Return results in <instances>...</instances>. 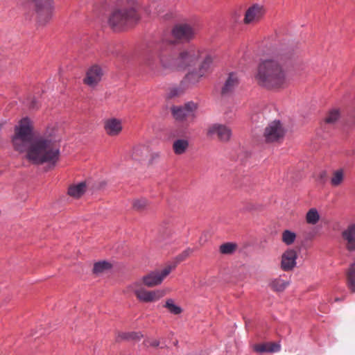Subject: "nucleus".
I'll use <instances>...</instances> for the list:
<instances>
[{"label":"nucleus","mask_w":355,"mask_h":355,"mask_svg":"<svg viewBox=\"0 0 355 355\" xmlns=\"http://www.w3.org/2000/svg\"><path fill=\"white\" fill-rule=\"evenodd\" d=\"M340 300H341V299H340V298H338V297H336V298H335V300H334V301H335V302H338V301H340Z\"/></svg>","instance_id":"a19ab883"},{"label":"nucleus","mask_w":355,"mask_h":355,"mask_svg":"<svg viewBox=\"0 0 355 355\" xmlns=\"http://www.w3.org/2000/svg\"><path fill=\"white\" fill-rule=\"evenodd\" d=\"M174 268V266H168L162 271L151 272L142 277L144 284L148 287H153L159 285Z\"/></svg>","instance_id":"9b49d317"},{"label":"nucleus","mask_w":355,"mask_h":355,"mask_svg":"<svg viewBox=\"0 0 355 355\" xmlns=\"http://www.w3.org/2000/svg\"><path fill=\"white\" fill-rule=\"evenodd\" d=\"M240 84V78L235 72H231L224 80V83L221 87V94L223 96H228L232 94Z\"/></svg>","instance_id":"ddd939ff"},{"label":"nucleus","mask_w":355,"mask_h":355,"mask_svg":"<svg viewBox=\"0 0 355 355\" xmlns=\"http://www.w3.org/2000/svg\"><path fill=\"white\" fill-rule=\"evenodd\" d=\"M178 51L171 42H162L155 45L145 58V64L155 73L159 69H178Z\"/></svg>","instance_id":"7ed1b4c3"},{"label":"nucleus","mask_w":355,"mask_h":355,"mask_svg":"<svg viewBox=\"0 0 355 355\" xmlns=\"http://www.w3.org/2000/svg\"><path fill=\"white\" fill-rule=\"evenodd\" d=\"M120 336L122 339H140L141 335L139 333L132 332L122 334Z\"/></svg>","instance_id":"c9c22d12"},{"label":"nucleus","mask_w":355,"mask_h":355,"mask_svg":"<svg viewBox=\"0 0 355 355\" xmlns=\"http://www.w3.org/2000/svg\"><path fill=\"white\" fill-rule=\"evenodd\" d=\"M198 31L196 25L191 26L188 24L176 25L172 30L173 37L182 41H189L192 40Z\"/></svg>","instance_id":"9d476101"},{"label":"nucleus","mask_w":355,"mask_h":355,"mask_svg":"<svg viewBox=\"0 0 355 355\" xmlns=\"http://www.w3.org/2000/svg\"><path fill=\"white\" fill-rule=\"evenodd\" d=\"M198 105L192 101L185 103L183 106H173L171 113L174 119L179 121H193L196 115Z\"/></svg>","instance_id":"6e6552de"},{"label":"nucleus","mask_w":355,"mask_h":355,"mask_svg":"<svg viewBox=\"0 0 355 355\" xmlns=\"http://www.w3.org/2000/svg\"><path fill=\"white\" fill-rule=\"evenodd\" d=\"M201 58H202V60L198 69L200 73L206 76L211 70L214 58L211 54L204 52H202Z\"/></svg>","instance_id":"6ab92c4d"},{"label":"nucleus","mask_w":355,"mask_h":355,"mask_svg":"<svg viewBox=\"0 0 355 355\" xmlns=\"http://www.w3.org/2000/svg\"><path fill=\"white\" fill-rule=\"evenodd\" d=\"M12 142L14 149L25 153V158L33 164L46 163L55 166L59 160L60 139L53 126L42 132H33L31 121L24 118L15 127Z\"/></svg>","instance_id":"f257e3e1"},{"label":"nucleus","mask_w":355,"mask_h":355,"mask_svg":"<svg viewBox=\"0 0 355 355\" xmlns=\"http://www.w3.org/2000/svg\"><path fill=\"white\" fill-rule=\"evenodd\" d=\"M189 141L186 139H178L173 141V150L175 155H180L185 153L189 148Z\"/></svg>","instance_id":"5701e85b"},{"label":"nucleus","mask_w":355,"mask_h":355,"mask_svg":"<svg viewBox=\"0 0 355 355\" xmlns=\"http://www.w3.org/2000/svg\"><path fill=\"white\" fill-rule=\"evenodd\" d=\"M237 245L234 243H225L219 248V251L222 254H232L236 250Z\"/></svg>","instance_id":"7c9ffc66"},{"label":"nucleus","mask_w":355,"mask_h":355,"mask_svg":"<svg viewBox=\"0 0 355 355\" xmlns=\"http://www.w3.org/2000/svg\"><path fill=\"white\" fill-rule=\"evenodd\" d=\"M326 173L324 171H322L320 173V178H323L325 177Z\"/></svg>","instance_id":"ea45409f"},{"label":"nucleus","mask_w":355,"mask_h":355,"mask_svg":"<svg viewBox=\"0 0 355 355\" xmlns=\"http://www.w3.org/2000/svg\"><path fill=\"white\" fill-rule=\"evenodd\" d=\"M139 8L137 0H121L109 16V26L114 31L131 26L139 20Z\"/></svg>","instance_id":"20e7f679"},{"label":"nucleus","mask_w":355,"mask_h":355,"mask_svg":"<svg viewBox=\"0 0 355 355\" xmlns=\"http://www.w3.org/2000/svg\"><path fill=\"white\" fill-rule=\"evenodd\" d=\"M295 239L296 234L293 232L286 230L282 232V240L288 245L293 244Z\"/></svg>","instance_id":"473e14b6"},{"label":"nucleus","mask_w":355,"mask_h":355,"mask_svg":"<svg viewBox=\"0 0 355 355\" xmlns=\"http://www.w3.org/2000/svg\"><path fill=\"white\" fill-rule=\"evenodd\" d=\"M263 14V7L258 4H254L245 11L243 22L245 24H255L262 18Z\"/></svg>","instance_id":"4468645a"},{"label":"nucleus","mask_w":355,"mask_h":355,"mask_svg":"<svg viewBox=\"0 0 355 355\" xmlns=\"http://www.w3.org/2000/svg\"><path fill=\"white\" fill-rule=\"evenodd\" d=\"M182 93V91L178 88H173L170 91L169 96L175 97L179 96Z\"/></svg>","instance_id":"58836bf2"},{"label":"nucleus","mask_w":355,"mask_h":355,"mask_svg":"<svg viewBox=\"0 0 355 355\" xmlns=\"http://www.w3.org/2000/svg\"><path fill=\"white\" fill-rule=\"evenodd\" d=\"M205 77L198 69H195L189 71L184 77V81L188 85H196L198 83L200 80Z\"/></svg>","instance_id":"b1692460"},{"label":"nucleus","mask_w":355,"mask_h":355,"mask_svg":"<svg viewBox=\"0 0 355 355\" xmlns=\"http://www.w3.org/2000/svg\"><path fill=\"white\" fill-rule=\"evenodd\" d=\"M345 180V170L338 168L333 171L330 179V184L334 187H339Z\"/></svg>","instance_id":"393cba45"},{"label":"nucleus","mask_w":355,"mask_h":355,"mask_svg":"<svg viewBox=\"0 0 355 355\" xmlns=\"http://www.w3.org/2000/svg\"><path fill=\"white\" fill-rule=\"evenodd\" d=\"M31 1L35 8L37 22L40 25L46 24L51 18L53 12L52 0H26Z\"/></svg>","instance_id":"39448f33"},{"label":"nucleus","mask_w":355,"mask_h":355,"mask_svg":"<svg viewBox=\"0 0 355 355\" xmlns=\"http://www.w3.org/2000/svg\"><path fill=\"white\" fill-rule=\"evenodd\" d=\"M111 268V264L107 261H100L94 264L93 272L99 274Z\"/></svg>","instance_id":"f704fd0d"},{"label":"nucleus","mask_w":355,"mask_h":355,"mask_svg":"<svg viewBox=\"0 0 355 355\" xmlns=\"http://www.w3.org/2000/svg\"><path fill=\"white\" fill-rule=\"evenodd\" d=\"M340 117L339 110L337 109L331 110L324 119L326 123L334 124L335 123Z\"/></svg>","instance_id":"72a5a7b5"},{"label":"nucleus","mask_w":355,"mask_h":355,"mask_svg":"<svg viewBox=\"0 0 355 355\" xmlns=\"http://www.w3.org/2000/svg\"><path fill=\"white\" fill-rule=\"evenodd\" d=\"M286 130L279 121H273L265 128L263 137L267 143L277 142L282 139Z\"/></svg>","instance_id":"1a4fd4ad"},{"label":"nucleus","mask_w":355,"mask_h":355,"mask_svg":"<svg viewBox=\"0 0 355 355\" xmlns=\"http://www.w3.org/2000/svg\"><path fill=\"white\" fill-rule=\"evenodd\" d=\"M149 150L148 147L143 145L135 146L131 153L132 159L136 161H141L146 159L148 155Z\"/></svg>","instance_id":"4be33fe9"},{"label":"nucleus","mask_w":355,"mask_h":355,"mask_svg":"<svg viewBox=\"0 0 355 355\" xmlns=\"http://www.w3.org/2000/svg\"><path fill=\"white\" fill-rule=\"evenodd\" d=\"M254 350L257 353L277 352L280 350L281 346L275 343H263L254 345Z\"/></svg>","instance_id":"aec40b11"},{"label":"nucleus","mask_w":355,"mask_h":355,"mask_svg":"<svg viewBox=\"0 0 355 355\" xmlns=\"http://www.w3.org/2000/svg\"><path fill=\"white\" fill-rule=\"evenodd\" d=\"M164 306L167 309V310L172 314L179 315L182 312V309L180 306H178L175 304V302L173 299L169 298L166 301Z\"/></svg>","instance_id":"c85d7f7f"},{"label":"nucleus","mask_w":355,"mask_h":355,"mask_svg":"<svg viewBox=\"0 0 355 355\" xmlns=\"http://www.w3.org/2000/svg\"><path fill=\"white\" fill-rule=\"evenodd\" d=\"M146 347H157L159 345V342L156 339H146L144 342Z\"/></svg>","instance_id":"e433bc0d"},{"label":"nucleus","mask_w":355,"mask_h":355,"mask_svg":"<svg viewBox=\"0 0 355 355\" xmlns=\"http://www.w3.org/2000/svg\"><path fill=\"white\" fill-rule=\"evenodd\" d=\"M290 283L289 279H284L280 276L272 279L269 283V286L275 292H283Z\"/></svg>","instance_id":"412c9836"},{"label":"nucleus","mask_w":355,"mask_h":355,"mask_svg":"<svg viewBox=\"0 0 355 355\" xmlns=\"http://www.w3.org/2000/svg\"><path fill=\"white\" fill-rule=\"evenodd\" d=\"M131 288L137 298L140 302L146 303L158 301L166 294V291L162 289L148 291L140 286L138 283L133 284Z\"/></svg>","instance_id":"0eeeda50"},{"label":"nucleus","mask_w":355,"mask_h":355,"mask_svg":"<svg viewBox=\"0 0 355 355\" xmlns=\"http://www.w3.org/2000/svg\"><path fill=\"white\" fill-rule=\"evenodd\" d=\"M148 200L145 198L135 199L132 200V205L134 210L142 211L148 207Z\"/></svg>","instance_id":"2f4dec72"},{"label":"nucleus","mask_w":355,"mask_h":355,"mask_svg":"<svg viewBox=\"0 0 355 355\" xmlns=\"http://www.w3.org/2000/svg\"><path fill=\"white\" fill-rule=\"evenodd\" d=\"M192 252V250L188 248L183 251L180 254H179L177 257L179 261H182L184 260L187 257H188Z\"/></svg>","instance_id":"4c0bfd02"},{"label":"nucleus","mask_w":355,"mask_h":355,"mask_svg":"<svg viewBox=\"0 0 355 355\" xmlns=\"http://www.w3.org/2000/svg\"><path fill=\"white\" fill-rule=\"evenodd\" d=\"M86 191V184L80 182L75 185H71L68 189V194L75 198H78L84 194Z\"/></svg>","instance_id":"a878e982"},{"label":"nucleus","mask_w":355,"mask_h":355,"mask_svg":"<svg viewBox=\"0 0 355 355\" xmlns=\"http://www.w3.org/2000/svg\"><path fill=\"white\" fill-rule=\"evenodd\" d=\"M320 220V215L318 210L312 208L309 210L306 215V223L311 225H315Z\"/></svg>","instance_id":"c756f323"},{"label":"nucleus","mask_w":355,"mask_h":355,"mask_svg":"<svg viewBox=\"0 0 355 355\" xmlns=\"http://www.w3.org/2000/svg\"><path fill=\"white\" fill-rule=\"evenodd\" d=\"M254 80L261 87L272 89L283 88L288 83L287 73L276 58H266L259 62Z\"/></svg>","instance_id":"f03ea898"},{"label":"nucleus","mask_w":355,"mask_h":355,"mask_svg":"<svg viewBox=\"0 0 355 355\" xmlns=\"http://www.w3.org/2000/svg\"><path fill=\"white\" fill-rule=\"evenodd\" d=\"M33 108H35V104L33 103V104L31 105Z\"/></svg>","instance_id":"79ce46f5"},{"label":"nucleus","mask_w":355,"mask_h":355,"mask_svg":"<svg viewBox=\"0 0 355 355\" xmlns=\"http://www.w3.org/2000/svg\"><path fill=\"white\" fill-rule=\"evenodd\" d=\"M202 51L196 47H189L178 52V69L191 67L202 57Z\"/></svg>","instance_id":"423d86ee"},{"label":"nucleus","mask_w":355,"mask_h":355,"mask_svg":"<svg viewBox=\"0 0 355 355\" xmlns=\"http://www.w3.org/2000/svg\"><path fill=\"white\" fill-rule=\"evenodd\" d=\"M341 236L346 249L349 252L355 251V223L348 225Z\"/></svg>","instance_id":"dca6fc26"},{"label":"nucleus","mask_w":355,"mask_h":355,"mask_svg":"<svg viewBox=\"0 0 355 355\" xmlns=\"http://www.w3.org/2000/svg\"><path fill=\"white\" fill-rule=\"evenodd\" d=\"M104 129L109 136H116L122 130L121 121L116 118L106 119L104 121Z\"/></svg>","instance_id":"a211bd4d"},{"label":"nucleus","mask_w":355,"mask_h":355,"mask_svg":"<svg viewBox=\"0 0 355 355\" xmlns=\"http://www.w3.org/2000/svg\"><path fill=\"white\" fill-rule=\"evenodd\" d=\"M207 135L209 136L216 135L220 141H227L232 136V130L225 125L215 123L209 126Z\"/></svg>","instance_id":"f8f14e48"},{"label":"nucleus","mask_w":355,"mask_h":355,"mask_svg":"<svg viewBox=\"0 0 355 355\" xmlns=\"http://www.w3.org/2000/svg\"><path fill=\"white\" fill-rule=\"evenodd\" d=\"M102 76V69L98 66H93L87 71L84 83L89 87H94L101 81Z\"/></svg>","instance_id":"f3484780"},{"label":"nucleus","mask_w":355,"mask_h":355,"mask_svg":"<svg viewBox=\"0 0 355 355\" xmlns=\"http://www.w3.org/2000/svg\"><path fill=\"white\" fill-rule=\"evenodd\" d=\"M297 258V254L295 250L288 249L286 250L282 255V270L286 272L292 270L296 266Z\"/></svg>","instance_id":"2eb2a0df"},{"label":"nucleus","mask_w":355,"mask_h":355,"mask_svg":"<svg viewBox=\"0 0 355 355\" xmlns=\"http://www.w3.org/2000/svg\"><path fill=\"white\" fill-rule=\"evenodd\" d=\"M347 286L352 293H355V261L350 265L347 270Z\"/></svg>","instance_id":"cd10ccee"},{"label":"nucleus","mask_w":355,"mask_h":355,"mask_svg":"<svg viewBox=\"0 0 355 355\" xmlns=\"http://www.w3.org/2000/svg\"><path fill=\"white\" fill-rule=\"evenodd\" d=\"M173 232L171 228H162L161 229L157 236V241L162 244H167L172 239Z\"/></svg>","instance_id":"bb28decb"}]
</instances>
